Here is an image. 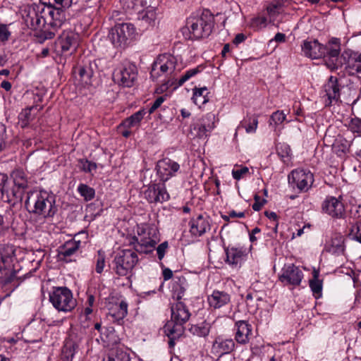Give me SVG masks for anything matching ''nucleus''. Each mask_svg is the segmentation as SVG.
<instances>
[{
    "mask_svg": "<svg viewBox=\"0 0 361 361\" xmlns=\"http://www.w3.org/2000/svg\"><path fill=\"white\" fill-rule=\"evenodd\" d=\"M11 34V33L8 30V25L0 23V42H5L8 41Z\"/></svg>",
    "mask_w": 361,
    "mask_h": 361,
    "instance_id": "864d4df0",
    "label": "nucleus"
},
{
    "mask_svg": "<svg viewBox=\"0 0 361 361\" xmlns=\"http://www.w3.org/2000/svg\"><path fill=\"white\" fill-rule=\"evenodd\" d=\"M301 48L304 55L307 57L319 59L324 56V45L320 44L317 39L303 41Z\"/></svg>",
    "mask_w": 361,
    "mask_h": 361,
    "instance_id": "5701e85b",
    "label": "nucleus"
},
{
    "mask_svg": "<svg viewBox=\"0 0 361 361\" xmlns=\"http://www.w3.org/2000/svg\"><path fill=\"white\" fill-rule=\"evenodd\" d=\"M75 350V345L71 341H68L63 346V353L65 355L67 359H72Z\"/></svg>",
    "mask_w": 361,
    "mask_h": 361,
    "instance_id": "8fccbe9b",
    "label": "nucleus"
},
{
    "mask_svg": "<svg viewBox=\"0 0 361 361\" xmlns=\"http://www.w3.org/2000/svg\"><path fill=\"white\" fill-rule=\"evenodd\" d=\"M164 96H160L156 99V100L153 102L151 107L149 108L148 112L149 114H152L155 110H157L159 107L161 106L162 103L165 101Z\"/></svg>",
    "mask_w": 361,
    "mask_h": 361,
    "instance_id": "680f3d73",
    "label": "nucleus"
},
{
    "mask_svg": "<svg viewBox=\"0 0 361 361\" xmlns=\"http://www.w3.org/2000/svg\"><path fill=\"white\" fill-rule=\"evenodd\" d=\"M80 168L85 173H92V171L97 169V164L94 162L90 161L87 159L80 160Z\"/></svg>",
    "mask_w": 361,
    "mask_h": 361,
    "instance_id": "09e8293b",
    "label": "nucleus"
},
{
    "mask_svg": "<svg viewBox=\"0 0 361 361\" xmlns=\"http://www.w3.org/2000/svg\"><path fill=\"white\" fill-rule=\"evenodd\" d=\"M174 327L171 325V324H166L164 327V331L166 335L169 337V345L171 348L173 347L175 345V340L178 338L181 335H176L174 330Z\"/></svg>",
    "mask_w": 361,
    "mask_h": 361,
    "instance_id": "49530a36",
    "label": "nucleus"
},
{
    "mask_svg": "<svg viewBox=\"0 0 361 361\" xmlns=\"http://www.w3.org/2000/svg\"><path fill=\"white\" fill-rule=\"evenodd\" d=\"M344 240V236L341 233L333 234L330 240L325 244L326 251L337 255L343 254L345 251Z\"/></svg>",
    "mask_w": 361,
    "mask_h": 361,
    "instance_id": "cd10ccee",
    "label": "nucleus"
},
{
    "mask_svg": "<svg viewBox=\"0 0 361 361\" xmlns=\"http://www.w3.org/2000/svg\"><path fill=\"white\" fill-rule=\"evenodd\" d=\"M288 178V183L293 188H297L300 192H307L314 182L313 174L310 171L304 169L293 170Z\"/></svg>",
    "mask_w": 361,
    "mask_h": 361,
    "instance_id": "f8f14e48",
    "label": "nucleus"
},
{
    "mask_svg": "<svg viewBox=\"0 0 361 361\" xmlns=\"http://www.w3.org/2000/svg\"><path fill=\"white\" fill-rule=\"evenodd\" d=\"M349 128L353 133L361 134V118L355 117L350 120Z\"/></svg>",
    "mask_w": 361,
    "mask_h": 361,
    "instance_id": "603ef678",
    "label": "nucleus"
},
{
    "mask_svg": "<svg viewBox=\"0 0 361 361\" xmlns=\"http://www.w3.org/2000/svg\"><path fill=\"white\" fill-rule=\"evenodd\" d=\"M13 183L16 186L20 189H25L27 187V180L25 179V174L22 171H15L13 173Z\"/></svg>",
    "mask_w": 361,
    "mask_h": 361,
    "instance_id": "c03bdc74",
    "label": "nucleus"
},
{
    "mask_svg": "<svg viewBox=\"0 0 361 361\" xmlns=\"http://www.w3.org/2000/svg\"><path fill=\"white\" fill-rule=\"evenodd\" d=\"M49 301L59 312H70L76 305L71 291L66 287H58L49 294Z\"/></svg>",
    "mask_w": 361,
    "mask_h": 361,
    "instance_id": "423d86ee",
    "label": "nucleus"
},
{
    "mask_svg": "<svg viewBox=\"0 0 361 361\" xmlns=\"http://www.w3.org/2000/svg\"><path fill=\"white\" fill-rule=\"evenodd\" d=\"M215 114L209 113L191 126L190 133L194 137H207L208 133L215 128Z\"/></svg>",
    "mask_w": 361,
    "mask_h": 361,
    "instance_id": "2eb2a0df",
    "label": "nucleus"
},
{
    "mask_svg": "<svg viewBox=\"0 0 361 361\" xmlns=\"http://www.w3.org/2000/svg\"><path fill=\"white\" fill-rule=\"evenodd\" d=\"M8 183V176L5 173H0V192L4 193L7 192L6 184Z\"/></svg>",
    "mask_w": 361,
    "mask_h": 361,
    "instance_id": "0e129e2a",
    "label": "nucleus"
},
{
    "mask_svg": "<svg viewBox=\"0 0 361 361\" xmlns=\"http://www.w3.org/2000/svg\"><path fill=\"white\" fill-rule=\"evenodd\" d=\"M139 19L149 26H154L157 19L156 8L148 6L145 10L139 12Z\"/></svg>",
    "mask_w": 361,
    "mask_h": 361,
    "instance_id": "f704fd0d",
    "label": "nucleus"
},
{
    "mask_svg": "<svg viewBox=\"0 0 361 361\" xmlns=\"http://www.w3.org/2000/svg\"><path fill=\"white\" fill-rule=\"evenodd\" d=\"M214 25V16L208 11L203 12L200 16H190L186 23V27L190 34L189 38L198 39L209 37Z\"/></svg>",
    "mask_w": 361,
    "mask_h": 361,
    "instance_id": "7ed1b4c3",
    "label": "nucleus"
},
{
    "mask_svg": "<svg viewBox=\"0 0 361 361\" xmlns=\"http://www.w3.org/2000/svg\"><path fill=\"white\" fill-rule=\"evenodd\" d=\"M231 295L224 291L214 290L207 296V302L210 308L217 310L225 307L231 302Z\"/></svg>",
    "mask_w": 361,
    "mask_h": 361,
    "instance_id": "4be33fe9",
    "label": "nucleus"
},
{
    "mask_svg": "<svg viewBox=\"0 0 361 361\" xmlns=\"http://www.w3.org/2000/svg\"><path fill=\"white\" fill-rule=\"evenodd\" d=\"M266 202L267 201L265 200L261 199V197L257 195H255V202L252 206V209L256 212L259 211Z\"/></svg>",
    "mask_w": 361,
    "mask_h": 361,
    "instance_id": "052dcab7",
    "label": "nucleus"
},
{
    "mask_svg": "<svg viewBox=\"0 0 361 361\" xmlns=\"http://www.w3.org/2000/svg\"><path fill=\"white\" fill-rule=\"evenodd\" d=\"M78 192L85 201L92 200L95 195L94 189L83 183L78 185Z\"/></svg>",
    "mask_w": 361,
    "mask_h": 361,
    "instance_id": "79ce46f5",
    "label": "nucleus"
},
{
    "mask_svg": "<svg viewBox=\"0 0 361 361\" xmlns=\"http://www.w3.org/2000/svg\"><path fill=\"white\" fill-rule=\"evenodd\" d=\"M341 197L329 196L322 203V211L333 218L342 219L345 216L344 204L340 200Z\"/></svg>",
    "mask_w": 361,
    "mask_h": 361,
    "instance_id": "aec40b11",
    "label": "nucleus"
},
{
    "mask_svg": "<svg viewBox=\"0 0 361 361\" xmlns=\"http://www.w3.org/2000/svg\"><path fill=\"white\" fill-rule=\"evenodd\" d=\"M209 94L207 87L195 88L193 90L192 99L196 105L201 106L209 101L207 94Z\"/></svg>",
    "mask_w": 361,
    "mask_h": 361,
    "instance_id": "4c0bfd02",
    "label": "nucleus"
},
{
    "mask_svg": "<svg viewBox=\"0 0 361 361\" xmlns=\"http://www.w3.org/2000/svg\"><path fill=\"white\" fill-rule=\"evenodd\" d=\"M340 86L336 77L330 76L326 83L323 86L322 98L326 106L338 104L340 100Z\"/></svg>",
    "mask_w": 361,
    "mask_h": 361,
    "instance_id": "dca6fc26",
    "label": "nucleus"
},
{
    "mask_svg": "<svg viewBox=\"0 0 361 361\" xmlns=\"http://www.w3.org/2000/svg\"><path fill=\"white\" fill-rule=\"evenodd\" d=\"M135 250L130 249L119 251L114 257L113 263L114 270L120 276H126L131 273L138 262V257Z\"/></svg>",
    "mask_w": 361,
    "mask_h": 361,
    "instance_id": "39448f33",
    "label": "nucleus"
},
{
    "mask_svg": "<svg viewBox=\"0 0 361 361\" xmlns=\"http://www.w3.org/2000/svg\"><path fill=\"white\" fill-rule=\"evenodd\" d=\"M146 111L144 109H140L131 115L130 117L126 118L120 125L119 128H137L140 126L141 121L143 119Z\"/></svg>",
    "mask_w": 361,
    "mask_h": 361,
    "instance_id": "473e14b6",
    "label": "nucleus"
},
{
    "mask_svg": "<svg viewBox=\"0 0 361 361\" xmlns=\"http://www.w3.org/2000/svg\"><path fill=\"white\" fill-rule=\"evenodd\" d=\"M168 247L169 243L167 241L163 242L157 247V257L159 260L164 258Z\"/></svg>",
    "mask_w": 361,
    "mask_h": 361,
    "instance_id": "bf43d9fd",
    "label": "nucleus"
},
{
    "mask_svg": "<svg viewBox=\"0 0 361 361\" xmlns=\"http://www.w3.org/2000/svg\"><path fill=\"white\" fill-rule=\"evenodd\" d=\"M33 110H35V107L32 106L30 108L24 109L19 114V120L22 128L26 127L29 121L32 119L31 113Z\"/></svg>",
    "mask_w": 361,
    "mask_h": 361,
    "instance_id": "de8ad7c7",
    "label": "nucleus"
},
{
    "mask_svg": "<svg viewBox=\"0 0 361 361\" xmlns=\"http://www.w3.org/2000/svg\"><path fill=\"white\" fill-rule=\"evenodd\" d=\"M274 39L276 42H284L286 40V35L283 33L278 32L276 34Z\"/></svg>",
    "mask_w": 361,
    "mask_h": 361,
    "instance_id": "774afa93",
    "label": "nucleus"
},
{
    "mask_svg": "<svg viewBox=\"0 0 361 361\" xmlns=\"http://www.w3.org/2000/svg\"><path fill=\"white\" fill-rule=\"evenodd\" d=\"M162 274H163L164 279L165 281H167V280H169V279H171V278H172V276H173V272H172V271H171L170 269H169V268H166V269H164L163 270Z\"/></svg>",
    "mask_w": 361,
    "mask_h": 361,
    "instance_id": "338daca9",
    "label": "nucleus"
},
{
    "mask_svg": "<svg viewBox=\"0 0 361 361\" xmlns=\"http://www.w3.org/2000/svg\"><path fill=\"white\" fill-rule=\"evenodd\" d=\"M171 311V320L166 324H171L175 329L173 331L176 335H182L183 333V325L189 319L190 313L185 305L180 301L173 304Z\"/></svg>",
    "mask_w": 361,
    "mask_h": 361,
    "instance_id": "9d476101",
    "label": "nucleus"
},
{
    "mask_svg": "<svg viewBox=\"0 0 361 361\" xmlns=\"http://www.w3.org/2000/svg\"><path fill=\"white\" fill-rule=\"evenodd\" d=\"M286 118V116L283 111H276L271 115L269 124L270 126H273L274 130H276L277 126L282 124Z\"/></svg>",
    "mask_w": 361,
    "mask_h": 361,
    "instance_id": "37998d69",
    "label": "nucleus"
},
{
    "mask_svg": "<svg viewBox=\"0 0 361 361\" xmlns=\"http://www.w3.org/2000/svg\"><path fill=\"white\" fill-rule=\"evenodd\" d=\"M342 66L345 65L348 74L353 75L361 73V54L351 49H345L341 54Z\"/></svg>",
    "mask_w": 361,
    "mask_h": 361,
    "instance_id": "a211bd4d",
    "label": "nucleus"
},
{
    "mask_svg": "<svg viewBox=\"0 0 361 361\" xmlns=\"http://www.w3.org/2000/svg\"><path fill=\"white\" fill-rule=\"evenodd\" d=\"M350 144L344 138H340L336 140L334 144V149L338 156L342 157L348 152Z\"/></svg>",
    "mask_w": 361,
    "mask_h": 361,
    "instance_id": "a19ab883",
    "label": "nucleus"
},
{
    "mask_svg": "<svg viewBox=\"0 0 361 361\" xmlns=\"http://www.w3.org/2000/svg\"><path fill=\"white\" fill-rule=\"evenodd\" d=\"M55 202V197L51 193L41 190L27 193L25 205L30 213L49 218L57 212Z\"/></svg>",
    "mask_w": 361,
    "mask_h": 361,
    "instance_id": "f257e3e1",
    "label": "nucleus"
},
{
    "mask_svg": "<svg viewBox=\"0 0 361 361\" xmlns=\"http://www.w3.org/2000/svg\"><path fill=\"white\" fill-rule=\"evenodd\" d=\"M147 200L151 203L163 202L169 199V195L164 184H153L145 192Z\"/></svg>",
    "mask_w": 361,
    "mask_h": 361,
    "instance_id": "412c9836",
    "label": "nucleus"
},
{
    "mask_svg": "<svg viewBox=\"0 0 361 361\" xmlns=\"http://www.w3.org/2000/svg\"><path fill=\"white\" fill-rule=\"evenodd\" d=\"M105 267V256L101 250L98 251V256L96 262L95 271L97 274H102Z\"/></svg>",
    "mask_w": 361,
    "mask_h": 361,
    "instance_id": "3c124183",
    "label": "nucleus"
},
{
    "mask_svg": "<svg viewBox=\"0 0 361 361\" xmlns=\"http://www.w3.org/2000/svg\"><path fill=\"white\" fill-rule=\"evenodd\" d=\"M190 232L192 235L200 236L203 235L207 229L209 228V224L202 215H199L196 219L190 220Z\"/></svg>",
    "mask_w": 361,
    "mask_h": 361,
    "instance_id": "c85d7f7f",
    "label": "nucleus"
},
{
    "mask_svg": "<svg viewBox=\"0 0 361 361\" xmlns=\"http://www.w3.org/2000/svg\"><path fill=\"white\" fill-rule=\"evenodd\" d=\"M249 172V169L247 166L241 167L240 169H233L232 171L233 178L237 180L241 179L245 174Z\"/></svg>",
    "mask_w": 361,
    "mask_h": 361,
    "instance_id": "4d7b16f0",
    "label": "nucleus"
},
{
    "mask_svg": "<svg viewBox=\"0 0 361 361\" xmlns=\"http://www.w3.org/2000/svg\"><path fill=\"white\" fill-rule=\"evenodd\" d=\"M175 68V58L168 54H161L152 64L150 77L153 80H157L162 75L173 72Z\"/></svg>",
    "mask_w": 361,
    "mask_h": 361,
    "instance_id": "1a4fd4ad",
    "label": "nucleus"
},
{
    "mask_svg": "<svg viewBox=\"0 0 361 361\" xmlns=\"http://www.w3.org/2000/svg\"><path fill=\"white\" fill-rule=\"evenodd\" d=\"M113 77L119 85L130 87L137 80V68L132 63L123 64L115 71Z\"/></svg>",
    "mask_w": 361,
    "mask_h": 361,
    "instance_id": "ddd939ff",
    "label": "nucleus"
},
{
    "mask_svg": "<svg viewBox=\"0 0 361 361\" xmlns=\"http://www.w3.org/2000/svg\"><path fill=\"white\" fill-rule=\"evenodd\" d=\"M130 356L126 353L121 349H116L111 351L106 359L104 361H130Z\"/></svg>",
    "mask_w": 361,
    "mask_h": 361,
    "instance_id": "ea45409f",
    "label": "nucleus"
},
{
    "mask_svg": "<svg viewBox=\"0 0 361 361\" xmlns=\"http://www.w3.org/2000/svg\"><path fill=\"white\" fill-rule=\"evenodd\" d=\"M350 234L357 241L361 243V222L356 223L351 228Z\"/></svg>",
    "mask_w": 361,
    "mask_h": 361,
    "instance_id": "5fc2aeb1",
    "label": "nucleus"
},
{
    "mask_svg": "<svg viewBox=\"0 0 361 361\" xmlns=\"http://www.w3.org/2000/svg\"><path fill=\"white\" fill-rule=\"evenodd\" d=\"M137 236L134 235L129 241L130 245L139 253L149 254L152 252L157 244L156 236L157 229L147 225L141 224L137 226Z\"/></svg>",
    "mask_w": 361,
    "mask_h": 361,
    "instance_id": "f03ea898",
    "label": "nucleus"
},
{
    "mask_svg": "<svg viewBox=\"0 0 361 361\" xmlns=\"http://www.w3.org/2000/svg\"><path fill=\"white\" fill-rule=\"evenodd\" d=\"M225 251L226 262L232 265L240 264L246 255V250L243 248L231 247H227Z\"/></svg>",
    "mask_w": 361,
    "mask_h": 361,
    "instance_id": "2f4dec72",
    "label": "nucleus"
},
{
    "mask_svg": "<svg viewBox=\"0 0 361 361\" xmlns=\"http://www.w3.org/2000/svg\"><path fill=\"white\" fill-rule=\"evenodd\" d=\"M245 38H246V37L244 34L239 33V34L236 35V36L233 39V43L235 44V45H238L240 43L243 42L245 39Z\"/></svg>",
    "mask_w": 361,
    "mask_h": 361,
    "instance_id": "69168bd1",
    "label": "nucleus"
},
{
    "mask_svg": "<svg viewBox=\"0 0 361 361\" xmlns=\"http://www.w3.org/2000/svg\"><path fill=\"white\" fill-rule=\"evenodd\" d=\"M79 75L82 80L87 82L92 75V72L88 67H80L79 69Z\"/></svg>",
    "mask_w": 361,
    "mask_h": 361,
    "instance_id": "6e6d98bb",
    "label": "nucleus"
},
{
    "mask_svg": "<svg viewBox=\"0 0 361 361\" xmlns=\"http://www.w3.org/2000/svg\"><path fill=\"white\" fill-rule=\"evenodd\" d=\"M236 332L235 341L240 344H246L249 342L252 335V327L247 321L240 320L235 322Z\"/></svg>",
    "mask_w": 361,
    "mask_h": 361,
    "instance_id": "a878e982",
    "label": "nucleus"
},
{
    "mask_svg": "<svg viewBox=\"0 0 361 361\" xmlns=\"http://www.w3.org/2000/svg\"><path fill=\"white\" fill-rule=\"evenodd\" d=\"M267 19L264 16L257 17L252 19V26L256 28L264 27L267 25Z\"/></svg>",
    "mask_w": 361,
    "mask_h": 361,
    "instance_id": "13d9d810",
    "label": "nucleus"
},
{
    "mask_svg": "<svg viewBox=\"0 0 361 361\" xmlns=\"http://www.w3.org/2000/svg\"><path fill=\"white\" fill-rule=\"evenodd\" d=\"M156 168L161 180L166 182L176 176L180 169V165L173 160L164 158L157 162Z\"/></svg>",
    "mask_w": 361,
    "mask_h": 361,
    "instance_id": "6ab92c4d",
    "label": "nucleus"
},
{
    "mask_svg": "<svg viewBox=\"0 0 361 361\" xmlns=\"http://www.w3.org/2000/svg\"><path fill=\"white\" fill-rule=\"evenodd\" d=\"M80 246L79 240H68L58 248V257L61 261L70 262L71 257L76 253Z\"/></svg>",
    "mask_w": 361,
    "mask_h": 361,
    "instance_id": "393cba45",
    "label": "nucleus"
},
{
    "mask_svg": "<svg viewBox=\"0 0 361 361\" xmlns=\"http://www.w3.org/2000/svg\"><path fill=\"white\" fill-rule=\"evenodd\" d=\"M188 286L186 279L183 276H176L173 280V284L171 286L173 298L176 299L178 301L181 300Z\"/></svg>",
    "mask_w": 361,
    "mask_h": 361,
    "instance_id": "c756f323",
    "label": "nucleus"
},
{
    "mask_svg": "<svg viewBox=\"0 0 361 361\" xmlns=\"http://www.w3.org/2000/svg\"><path fill=\"white\" fill-rule=\"evenodd\" d=\"M66 10L53 6L51 3L45 4L42 8V13L46 17V24L50 25L54 30L61 27L67 20Z\"/></svg>",
    "mask_w": 361,
    "mask_h": 361,
    "instance_id": "9b49d317",
    "label": "nucleus"
},
{
    "mask_svg": "<svg viewBox=\"0 0 361 361\" xmlns=\"http://www.w3.org/2000/svg\"><path fill=\"white\" fill-rule=\"evenodd\" d=\"M235 348V343L233 339H223L218 338L213 344L214 350L220 355L228 354Z\"/></svg>",
    "mask_w": 361,
    "mask_h": 361,
    "instance_id": "7c9ffc66",
    "label": "nucleus"
},
{
    "mask_svg": "<svg viewBox=\"0 0 361 361\" xmlns=\"http://www.w3.org/2000/svg\"><path fill=\"white\" fill-rule=\"evenodd\" d=\"M135 28L131 23L117 24L108 35L109 39L116 47H126L135 37Z\"/></svg>",
    "mask_w": 361,
    "mask_h": 361,
    "instance_id": "0eeeda50",
    "label": "nucleus"
},
{
    "mask_svg": "<svg viewBox=\"0 0 361 361\" xmlns=\"http://www.w3.org/2000/svg\"><path fill=\"white\" fill-rule=\"evenodd\" d=\"M202 71V68L200 66L195 67L194 68H191L188 70L178 80L177 82L178 86H182L186 81H188L191 78L194 77L200 71Z\"/></svg>",
    "mask_w": 361,
    "mask_h": 361,
    "instance_id": "a18cd8bd",
    "label": "nucleus"
},
{
    "mask_svg": "<svg viewBox=\"0 0 361 361\" xmlns=\"http://www.w3.org/2000/svg\"><path fill=\"white\" fill-rule=\"evenodd\" d=\"M303 272L299 267L293 264H286L279 275V280L285 285L298 286L303 279Z\"/></svg>",
    "mask_w": 361,
    "mask_h": 361,
    "instance_id": "f3484780",
    "label": "nucleus"
},
{
    "mask_svg": "<svg viewBox=\"0 0 361 361\" xmlns=\"http://www.w3.org/2000/svg\"><path fill=\"white\" fill-rule=\"evenodd\" d=\"M23 18L27 27L31 30H37L42 27L46 24V17L42 13V8L30 6L23 11Z\"/></svg>",
    "mask_w": 361,
    "mask_h": 361,
    "instance_id": "4468645a",
    "label": "nucleus"
},
{
    "mask_svg": "<svg viewBox=\"0 0 361 361\" xmlns=\"http://www.w3.org/2000/svg\"><path fill=\"white\" fill-rule=\"evenodd\" d=\"M319 271L314 270L312 272L313 278L310 280V288L315 298H319L322 296V281L319 279Z\"/></svg>",
    "mask_w": 361,
    "mask_h": 361,
    "instance_id": "c9c22d12",
    "label": "nucleus"
},
{
    "mask_svg": "<svg viewBox=\"0 0 361 361\" xmlns=\"http://www.w3.org/2000/svg\"><path fill=\"white\" fill-rule=\"evenodd\" d=\"M59 44L63 53L75 51L78 45V35L73 32H63L59 37Z\"/></svg>",
    "mask_w": 361,
    "mask_h": 361,
    "instance_id": "b1692460",
    "label": "nucleus"
},
{
    "mask_svg": "<svg viewBox=\"0 0 361 361\" xmlns=\"http://www.w3.org/2000/svg\"><path fill=\"white\" fill-rule=\"evenodd\" d=\"M210 330V325L207 322H202L199 324H192L189 329L190 332L194 335L199 337H205L207 336Z\"/></svg>",
    "mask_w": 361,
    "mask_h": 361,
    "instance_id": "58836bf2",
    "label": "nucleus"
},
{
    "mask_svg": "<svg viewBox=\"0 0 361 361\" xmlns=\"http://www.w3.org/2000/svg\"><path fill=\"white\" fill-rule=\"evenodd\" d=\"M258 126V116L256 115L248 116L244 121H241L236 130L240 128H244L247 133H255Z\"/></svg>",
    "mask_w": 361,
    "mask_h": 361,
    "instance_id": "e433bc0d",
    "label": "nucleus"
},
{
    "mask_svg": "<svg viewBox=\"0 0 361 361\" xmlns=\"http://www.w3.org/2000/svg\"><path fill=\"white\" fill-rule=\"evenodd\" d=\"M16 260V248L9 244L0 245V271L2 273V281L11 283L16 277L17 271L13 262Z\"/></svg>",
    "mask_w": 361,
    "mask_h": 361,
    "instance_id": "20e7f679",
    "label": "nucleus"
},
{
    "mask_svg": "<svg viewBox=\"0 0 361 361\" xmlns=\"http://www.w3.org/2000/svg\"><path fill=\"white\" fill-rule=\"evenodd\" d=\"M108 316L112 318L114 322H119L128 314V304L126 301L121 300L119 302H109L108 304Z\"/></svg>",
    "mask_w": 361,
    "mask_h": 361,
    "instance_id": "bb28decb",
    "label": "nucleus"
},
{
    "mask_svg": "<svg viewBox=\"0 0 361 361\" xmlns=\"http://www.w3.org/2000/svg\"><path fill=\"white\" fill-rule=\"evenodd\" d=\"M324 52L326 66L331 71L337 70L342 67L341 53V39L336 37H331L328 42L324 45Z\"/></svg>",
    "mask_w": 361,
    "mask_h": 361,
    "instance_id": "6e6552de",
    "label": "nucleus"
},
{
    "mask_svg": "<svg viewBox=\"0 0 361 361\" xmlns=\"http://www.w3.org/2000/svg\"><path fill=\"white\" fill-rule=\"evenodd\" d=\"M282 2L280 1H274L267 7V11L269 17V21L273 25L275 22L279 23L281 20H277V16L282 12Z\"/></svg>",
    "mask_w": 361,
    "mask_h": 361,
    "instance_id": "72a5a7b5",
    "label": "nucleus"
},
{
    "mask_svg": "<svg viewBox=\"0 0 361 361\" xmlns=\"http://www.w3.org/2000/svg\"><path fill=\"white\" fill-rule=\"evenodd\" d=\"M53 6L68 9L72 4V0H54V3H51Z\"/></svg>",
    "mask_w": 361,
    "mask_h": 361,
    "instance_id": "e2e57ef3",
    "label": "nucleus"
}]
</instances>
